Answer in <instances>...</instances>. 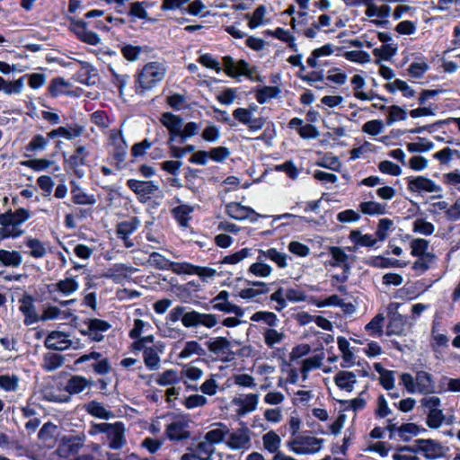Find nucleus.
I'll return each mask as SVG.
<instances>
[{
  "label": "nucleus",
  "instance_id": "f257e3e1",
  "mask_svg": "<svg viewBox=\"0 0 460 460\" xmlns=\"http://www.w3.org/2000/svg\"><path fill=\"white\" fill-rule=\"evenodd\" d=\"M84 132V127L79 123L68 124L66 127L60 126L54 128L47 133L46 136L36 134L34 135L29 143L25 146L26 156H31L38 153L43 152L49 140L57 137H63L66 140H72L79 137Z\"/></svg>",
  "mask_w": 460,
  "mask_h": 460
},
{
  "label": "nucleus",
  "instance_id": "f03ea898",
  "mask_svg": "<svg viewBox=\"0 0 460 460\" xmlns=\"http://www.w3.org/2000/svg\"><path fill=\"white\" fill-rule=\"evenodd\" d=\"M186 328L198 327L199 325L206 328H213L217 324V316L213 314L199 313L196 310L186 311L183 305H177L173 307L166 316L167 322H178Z\"/></svg>",
  "mask_w": 460,
  "mask_h": 460
},
{
  "label": "nucleus",
  "instance_id": "7ed1b4c3",
  "mask_svg": "<svg viewBox=\"0 0 460 460\" xmlns=\"http://www.w3.org/2000/svg\"><path fill=\"white\" fill-rule=\"evenodd\" d=\"M166 74V67L163 63L150 61L135 75V84L140 93H144L154 88L158 83L164 80Z\"/></svg>",
  "mask_w": 460,
  "mask_h": 460
},
{
  "label": "nucleus",
  "instance_id": "20e7f679",
  "mask_svg": "<svg viewBox=\"0 0 460 460\" xmlns=\"http://www.w3.org/2000/svg\"><path fill=\"white\" fill-rule=\"evenodd\" d=\"M74 366L76 370L88 373L93 370L95 374L100 376L108 375L111 370L110 359L102 357L101 352L91 351L88 354H84L77 358Z\"/></svg>",
  "mask_w": 460,
  "mask_h": 460
},
{
  "label": "nucleus",
  "instance_id": "39448f33",
  "mask_svg": "<svg viewBox=\"0 0 460 460\" xmlns=\"http://www.w3.org/2000/svg\"><path fill=\"white\" fill-rule=\"evenodd\" d=\"M159 120L168 131L166 144L178 143L183 145L187 139L190 138L182 130L183 119L180 115L166 111L161 114Z\"/></svg>",
  "mask_w": 460,
  "mask_h": 460
},
{
  "label": "nucleus",
  "instance_id": "423d86ee",
  "mask_svg": "<svg viewBox=\"0 0 460 460\" xmlns=\"http://www.w3.org/2000/svg\"><path fill=\"white\" fill-rule=\"evenodd\" d=\"M208 350L221 357L223 362H230L234 359L235 356H244V350L249 349L248 347L242 348L238 352L231 350V342L226 337H217L206 342Z\"/></svg>",
  "mask_w": 460,
  "mask_h": 460
},
{
  "label": "nucleus",
  "instance_id": "0eeeda50",
  "mask_svg": "<svg viewBox=\"0 0 460 460\" xmlns=\"http://www.w3.org/2000/svg\"><path fill=\"white\" fill-rule=\"evenodd\" d=\"M89 155L90 152L85 146L80 145L75 146L69 157L64 159L65 171L67 172H72L79 179L83 178L84 172L80 167L86 165Z\"/></svg>",
  "mask_w": 460,
  "mask_h": 460
},
{
  "label": "nucleus",
  "instance_id": "6e6552de",
  "mask_svg": "<svg viewBox=\"0 0 460 460\" xmlns=\"http://www.w3.org/2000/svg\"><path fill=\"white\" fill-rule=\"evenodd\" d=\"M224 65V72L232 78H237L243 75L247 78H252L257 71V66H251L245 59H239L237 62L231 56H225L222 58Z\"/></svg>",
  "mask_w": 460,
  "mask_h": 460
},
{
  "label": "nucleus",
  "instance_id": "1a4fd4ad",
  "mask_svg": "<svg viewBox=\"0 0 460 460\" xmlns=\"http://www.w3.org/2000/svg\"><path fill=\"white\" fill-rule=\"evenodd\" d=\"M323 438L310 436H299L290 440L288 446L296 455L314 454L321 450Z\"/></svg>",
  "mask_w": 460,
  "mask_h": 460
},
{
  "label": "nucleus",
  "instance_id": "9d476101",
  "mask_svg": "<svg viewBox=\"0 0 460 460\" xmlns=\"http://www.w3.org/2000/svg\"><path fill=\"white\" fill-rule=\"evenodd\" d=\"M67 19L70 22L69 31L76 36L78 40L92 46H96L101 42V38L97 33L88 31L87 22L73 16H68Z\"/></svg>",
  "mask_w": 460,
  "mask_h": 460
},
{
  "label": "nucleus",
  "instance_id": "9b49d317",
  "mask_svg": "<svg viewBox=\"0 0 460 460\" xmlns=\"http://www.w3.org/2000/svg\"><path fill=\"white\" fill-rule=\"evenodd\" d=\"M225 213L231 218L243 221L249 219L252 223H255L259 218L269 217L268 215L257 213L252 208L243 206L240 202L232 201L226 205Z\"/></svg>",
  "mask_w": 460,
  "mask_h": 460
},
{
  "label": "nucleus",
  "instance_id": "f8f14e48",
  "mask_svg": "<svg viewBox=\"0 0 460 460\" xmlns=\"http://www.w3.org/2000/svg\"><path fill=\"white\" fill-rule=\"evenodd\" d=\"M87 325V329L79 330L80 333L87 336L91 342H101L104 339L103 332H108L111 328V324L102 319L87 318L84 321Z\"/></svg>",
  "mask_w": 460,
  "mask_h": 460
},
{
  "label": "nucleus",
  "instance_id": "ddd939ff",
  "mask_svg": "<svg viewBox=\"0 0 460 460\" xmlns=\"http://www.w3.org/2000/svg\"><path fill=\"white\" fill-rule=\"evenodd\" d=\"M110 138L114 146L111 155V158L115 162L116 169L122 170L126 166L125 160L128 154V144L121 130H111Z\"/></svg>",
  "mask_w": 460,
  "mask_h": 460
},
{
  "label": "nucleus",
  "instance_id": "4468645a",
  "mask_svg": "<svg viewBox=\"0 0 460 460\" xmlns=\"http://www.w3.org/2000/svg\"><path fill=\"white\" fill-rule=\"evenodd\" d=\"M126 184L136 194L138 201L141 203L149 201L152 196L159 190L158 185L154 181L128 179Z\"/></svg>",
  "mask_w": 460,
  "mask_h": 460
},
{
  "label": "nucleus",
  "instance_id": "2eb2a0df",
  "mask_svg": "<svg viewBox=\"0 0 460 460\" xmlns=\"http://www.w3.org/2000/svg\"><path fill=\"white\" fill-rule=\"evenodd\" d=\"M407 182V189L410 192H440L442 190L439 185H437L434 181L422 175L409 176L405 178Z\"/></svg>",
  "mask_w": 460,
  "mask_h": 460
},
{
  "label": "nucleus",
  "instance_id": "dca6fc26",
  "mask_svg": "<svg viewBox=\"0 0 460 460\" xmlns=\"http://www.w3.org/2000/svg\"><path fill=\"white\" fill-rule=\"evenodd\" d=\"M189 420L181 417V420L172 421L166 425L165 436L170 441H183L190 438V431L188 430Z\"/></svg>",
  "mask_w": 460,
  "mask_h": 460
},
{
  "label": "nucleus",
  "instance_id": "f3484780",
  "mask_svg": "<svg viewBox=\"0 0 460 460\" xmlns=\"http://www.w3.org/2000/svg\"><path fill=\"white\" fill-rule=\"evenodd\" d=\"M34 301L33 296L28 293H24L19 298V310L24 316L23 323L25 326H30L39 322V314L36 312Z\"/></svg>",
  "mask_w": 460,
  "mask_h": 460
},
{
  "label": "nucleus",
  "instance_id": "a211bd4d",
  "mask_svg": "<svg viewBox=\"0 0 460 460\" xmlns=\"http://www.w3.org/2000/svg\"><path fill=\"white\" fill-rule=\"evenodd\" d=\"M84 445V438L80 436H64L57 448L61 457H68L79 452Z\"/></svg>",
  "mask_w": 460,
  "mask_h": 460
},
{
  "label": "nucleus",
  "instance_id": "6ab92c4d",
  "mask_svg": "<svg viewBox=\"0 0 460 460\" xmlns=\"http://www.w3.org/2000/svg\"><path fill=\"white\" fill-rule=\"evenodd\" d=\"M68 334L60 331L50 332L44 341L47 349L52 350H65L72 346V341L68 339Z\"/></svg>",
  "mask_w": 460,
  "mask_h": 460
},
{
  "label": "nucleus",
  "instance_id": "aec40b11",
  "mask_svg": "<svg viewBox=\"0 0 460 460\" xmlns=\"http://www.w3.org/2000/svg\"><path fill=\"white\" fill-rule=\"evenodd\" d=\"M106 435L109 439V447L112 450H119L127 443L125 438V425L122 421L112 423V427Z\"/></svg>",
  "mask_w": 460,
  "mask_h": 460
},
{
  "label": "nucleus",
  "instance_id": "412c9836",
  "mask_svg": "<svg viewBox=\"0 0 460 460\" xmlns=\"http://www.w3.org/2000/svg\"><path fill=\"white\" fill-rule=\"evenodd\" d=\"M415 380L417 384V390L420 394H436V386L433 376L425 371H416Z\"/></svg>",
  "mask_w": 460,
  "mask_h": 460
},
{
  "label": "nucleus",
  "instance_id": "4be33fe9",
  "mask_svg": "<svg viewBox=\"0 0 460 460\" xmlns=\"http://www.w3.org/2000/svg\"><path fill=\"white\" fill-rule=\"evenodd\" d=\"M420 443L424 444L422 456L428 460H435L443 457L447 449L445 448L440 442L432 438H425V441H420Z\"/></svg>",
  "mask_w": 460,
  "mask_h": 460
},
{
  "label": "nucleus",
  "instance_id": "5701e85b",
  "mask_svg": "<svg viewBox=\"0 0 460 460\" xmlns=\"http://www.w3.org/2000/svg\"><path fill=\"white\" fill-rule=\"evenodd\" d=\"M251 438L247 428L239 429L230 433L226 441V446L233 450H239L246 447L250 443Z\"/></svg>",
  "mask_w": 460,
  "mask_h": 460
},
{
  "label": "nucleus",
  "instance_id": "b1692460",
  "mask_svg": "<svg viewBox=\"0 0 460 460\" xmlns=\"http://www.w3.org/2000/svg\"><path fill=\"white\" fill-rule=\"evenodd\" d=\"M201 172V169L192 168L190 166L184 168L185 188L190 190L192 193L199 192L203 185V181H200L199 178V174Z\"/></svg>",
  "mask_w": 460,
  "mask_h": 460
},
{
  "label": "nucleus",
  "instance_id": "393cba45",
  "mask_svg": "<svg viewBox=\"0 0 460 460\" xmlns=\"http://www.w3.org/2000/svg\"><path fill=\"white\" fill-rule=\"evenodd\" d=\"M259 402V395L257 394H248L244 398H234L233 403L238 405L236 411L238 416H243L256 410Z\"/></svg>",
  "mask_w": 460,
  "mask_h": 460
},
{
  "label": "nucleus",
  "instance_id": "a878e982",
  "mask_svg": "<svg viewBox=\"0 0 460 460\" xmlns=\"http://www.w3.org/2000/svg\"><path fill=\"white\" fill-rule=\"evenodd\" d=\"M93 381L79 375L70 376L67 379L63 390L70 395L78 394L82 393L86 387L91 385Z\"/></svg>",
  "mask_w": 460,
  "mask_h": 460
},
{
  "label": "nucleus",
  "instance_id": "bb28decb",
  "mask_svg": "<svg viewBox=\"0 0 460 460\" xmlns=\"http://www.w3.org/2000/svg\"><path fill=\"white\" fill-rule=\"evenodd\" d=\"M71 186V200L75 205H94L96 199L93 194H87L84 190L76 183L75 181H70Z\"/></svg>",
  "mask_w": 460,
  "mask_h": 460
},
{
  "label": "nucleus",
  "instance_id": "cd10ccee",
  "mask_svg": "<svg viewBox=\"0 0 460 460\" xmlns=\"http://www.w3.org/2000/svg\"><path fill=\"white\" fill-rule=\"evenodd\" d=\"M335 385L341 390L352 392L357 383L356 375L351 371L341 370L333 377Z\"/></svg>",
  "mask_w": 460,
  "mask_h": 460
},
{
  "label": "nucleus",
  "instance_id": "c85d7f7f",
  "mask_svg": "<svg viewBox=\"0 0 460 460\" xmlns=\"http://www.w3.org/2000/svg\"><path fill=\"white\" fill-rule=\"evenodd\" d=\"M141 222L137 217H131L128 220L119 222L116 226L118 238L129 237L140 226Z\"/></svg>",
  "mask_w": 460,
  "mask_h": 460
},
{
  "label": "nucleus",
  "instance_id": "c756f323",
  "mask_svg": "<svg viewBox=\"0 0 460 460\" xmlns=\"http://www.w3.org/2000/svg\"><path fill=\"white\" fill-rule=\"evenodd\" d=\"M255 99L258 103L264 104L269 99L278 98L281 93V89L279 85L272 86H257L254 90Z\"/></svg>",
  "mask_w": 460,
  "mask_h": 460
},
{
  "label": "nucleus",
  "instance_id": "7c9ffc66",
  "mask_svg": "<svg viewBox=\"0 0 460 460\" xmlns=\"http://www.w3.org/2000/svg\"><path fill=\"white\" fill-rule=\"evenodd\" d=\"M192 211V207L188 204H181L172 209V215L180 226L187 227L189 226Z\"/></svg>",
  "mask_w": 460,
  "mask_h": 460
},
{
  "label": "nucleus",
  "instance_id": "2f4dec72",
  "mask_svg": "<svg viewBox=\"0 0 460 460\" xmlns=\"http://www.w3.org/2000/svg\"><path fill=\"white\" fill-rule=\"evenodd\" d=\"M404 331V321L398 313H389V323L386 326V335H402Z\"/></svg>",
  "mask_w": 460,
  "mask_h": 460
},
{
  "label": "nucleus",
  "instance_id": "473e14b6",
  "mask_svg": "<svg viewBox=\"0 0 460 460\" xmlns=\"http://www.w3.org/2000/svg\"><path fill=\"white\" fill-rule=\"evenodd\" d=\"M349 238L356 246L360 247H373L378 241L377 238H374L370 234H362L358 229L352 230L349 233Z\"/></svg>",
  "mask_w": 460,
  "mask_h": 460
},
{
  "label": "nucleus",
  "instance_id": "72a5a7b5",
  "mask_svg": "<svg viewBox=\"0 0 460 460\" xmlns=\"http://www.w3.org/2000/svg\"><path fill=\"white\" fill-rule=\"evenodd\" d=\"M22 262V257L18 251H7L0 249V263L4 267H19Z\"/></svg>",
  "mask_w": 460,
  "mask_h": 460
},
{
  "label": "nucleus",
  "instance_id": "f704fd0d",
  "mask_svg": "<svg viewBox=\"0 0 460 460\" xmlns=\"http://www.w3.org/2000/svg\"><path fill=\"white\" fill-rule=\"evenodd\" d=\"M84 409L91 416L102 420H109L113 417L112 411L106 410L104 406L97 401L89 402L84 405Z\"/></svg>",
  "mask_w": 460,
  "mask_h": 460
},
{
  "label": "nucleus",
  "instance_id": "c9c22d12",
  "mask_svg": "<svg viewBox=\"0 0 460 460\" xmlns=\"http://www.w3.org/2000/svg\"><path fill=\"white\" fill-rule=\"evenodd\" d=\"M359 211L367 216L386 214V205L376 201H363L358 206Z\"/></svg>",
  "mask_w": 460,
  "mask_h": 460
},
{
  "label": "nucleus",
  "instance_id": "e433bc0d",
  "mask_svg": "<svg viewBox=\"0 0 460 460\" xmlns=\"http://www.w3.org/2000/svg\"><path fill=\"white\" fill-rule=\"evenodd\" d=\"M65 361L61 354L48 352L43 356L42 368L47 372H51L60 367Z\"/></svg>",
  "mask_w": 460,
  "mask_h": 460
},
{
  "label": "nucleus",
  "instance_id": "4c0bfd02",
  "mask_svg": "<svg viewBox=\"0 0 460 460\" xmlns=\"http://www.w3.org/2000/svg\"><path fill=\"white\" fill-rule=\"evenodd\" d=\"M24 244L31 249L30 255L35 259L43 258L47 254L44 243L38 238L28 236L24 240Z\"/></svg>",
  "mask_w": 460,
  "mask_h": 460
},
{
  "label": "nucleus",
  "instance_id": "58836bf2",
  "mask_svg": "<svg viewBox=\"0 0 460 460\" xmlns=\"http://www.w3.org/2000/svg\"><path fill=\"white\" fill-rule=\"evenodd\" d=\"M143 359L149 370H157L160 367L161 359L158 351L154 347H147L144 349Z\"/></svg>",
  "mask_w": 460,
  "mask_h": 460
},
{
  "label": "nucleus",
  "instance_id": "ea45409f",
  "mask_svg": "<svg viewBox=\"0 0 460 460\" xmlns=\"http://www.w3.org/2000/svg\"><path fill=\"white\" fill-rule=\"evenodd\" d=\"M397 45L383 44L380 48L373 49V55L376 58V64L381 60L389 61L397 52Z\"/></svg>",
  "mask_w": 460,
  "mask_h": 460
},
{
  "label": "nucleus",
  "instance_id": "a19ab883",
  "mask_svg": "<svg viewBox=\"0 0 460 460\" xmlns=\"http://www.w3.org/2000/svg\"><path fill=\"white\" fill-rule=\"evenodd\" d=\"M263 447L264 448L271 453L276 454L277 452H280L279 450L281 443L280 437L273 430H270L263 435L262 437Z\"/></svg>",
  "mask_w": 460,
  "mask_h": 460
},
{
  "label": "nucleus",
  "instance_id": "79ce46f5",
  "mask_svg": "<svg viewBox=\"0 0 460 460\" xmlns=\"http://www.w3.org/2000/svg\"><path fill=\"white\" fill-rule=\"evenodd\" d=\"M217 425L223 429H214L205 434V440L209 445L220 444L224 441L226 435L229 432V429L224 423L219 422Z\"/></svg>",
  "mask_w": 460,
  "mask_h": 460
},
{
  "label": "nucleus",
  "instance_id": "37998d69",
  "mask_svg": "<svg viewBox=\"0 0 460 460\" xmlns=\"http://www.w3.org/2000/svg\"><path fill=\"white\" fill-rule=\"evenodd\" d=\"M435 260L436 255L432 252L417 256V260L413 262L411 269L419 274H423L430 268Z\"/></svg>",
  "mask_w": 460,
  "mask_h": 460
},
{
  "label": "nucleus",
  "instance_id": "c03bdc74",
  "mask_svg": "<svg viewBox=\"0 0 460 460\" xmlns=\"http://www.w3.org/2000/svg\"><path fill=\"white\" fill-rule=\"evenodd\" d=\"M52 286L54 287V290L58 291L65 296L71 295L79 288L78 282L74 278H66Z\"/></svg>",
  "mask_w": 460,
  "mask_h": 460
},
{
  "label": "nucleus",
  "instance_id": "a18cd8bd",
  "mask_svg": "<svg viewBox=\"0 0 460 460\" xmlns=\"http://www.w3.org/2000/svg\"><path fill=\"white\" fill-rule=\"evenodd\" d=\"M196 354L198 356H206V350L197 341H190L185 343L184 348L179 353V358H188L191 355Z\"/></svg>",
  "mask_w": 460,
  "mask_h": 460
},
{
  "label": "nucleus",
  "instance_id": "49530a36",
  "mask_svg": "<svg viewBox=\"0 0 460 460\" xmlns=\"http://www.w3.org/2000/svg\"><path fill=\"white\" fill-rule=\"evenodd\" d=\"M111 74V84L118 88L119 97L124 95V88L129 81V75L127 74L121 75L116 72V70L109 66L108 68Z\"/></svg>",
  "mask_w": 460,
  "mask_h": 460
},
{
  "label": "nucleus",
  "instance_id": "de8ad7c7",
  "mask_svg": "<svg viewBox=\"0 0 460 460\" xmlns=\"http://www.w3.org/2000/svg\"><path fill=\"white\" fill-rule=\"evenodd\" d=\"M390 13L391 7L389 5L384 4L377 6L374 4V2H369L365 11V14L369 18L378 16L379 18L385 20L387 17H389Z\"/></svg>",
  "mask_w": 460,
  "mask_h": 460
},
{
  "label": "nucleus",
  "instance_id": "09e8293b",
  "mask_svg": "<svg viewBox=\"0 0 460 460\" xmlns=\"http://www.w3.org/2000/svg\"><path fill=\"white\" fill-rule=\"evenodd\" d=\"M68 85L69 84L63 77H55L50 81L48 86V93L53 98H57L61 94H68V93L63 90V88Z\"/></svg>",
  "mask_w": 460,
  "mask_h": 460
},
{
  "label": "nucleus",
  "instance_id": "8fccbe9b",
  "mask_svg": "<svg viewBox=\"0 0 460 460\" xmlns=\"http://www.w3.org/2000/svg\"><path fill=\"white\" fill-rule=\"evenodd\" d=\"M181 377L178 372L174 369H166L163 373L159 374L155 382L158 385L166 386L179 383Z\"/></svg>",
  "mask_w": 460,
  "mask_h": 460
},
{
  "label": "nucleus",
  "instance_id": "3c124183",
  "mask_svg": "<svg viewBox=\"0 0 460 460\" xmlns=\"http://www.w3.org/2000/svg\"><path fill=\"white\" fill-rule=\"evenodd\" d=\"M252 255V249L251 248H243L234 253L226 255L222 258L220 261L221 264H237L245 258H248Z\"/></svg>",
  "mask_w": 460,
  "mask_h": 460
},
{
  "label": "nucleus",
  "instance_id": "603ef678",
  "mask_svg": "<svg viewBox=\"0 0 460 460\" xmlns=\"http://www.w3.org/2000/svg\"><path fill=\"white\" fill-rule=\"evenodd\" d=\"M445 419L442 410L431 409L427 415L426 424L429 429H437L443 424Z\"/></svg>",
  "mask_w": 460,
  "mask_h": 460
},
{
  "label": "nucleus",
  "instance_id": "864d4df0",
  "mask_svg": "<svg viewBox=\"0 0 460 460\" xmlns=\"http://www.w3.org/2000/svg\"><path fill=\"white\" fill-rule=\"evenodd\" d=\"M251 320L252 322H264L267 325L270 327H276L279 323V319L276 314L269 311H258L255 312L252 316Z\"/></svg>",
  "mask_w": 460,
  "mask_h": 460
},
{
  "label": "nucleus",
  "instance_id": "5fc2aeb1",
  "mask_svg": "<svg viewBox=\"0 0 460 460\" xmlns=\"http://www.w3.org/2000/svg\"><path fill=\"white\" fill-rule=\"evenodd\" d=\"M266 13V7L263 4H261L255 8V10L252 13V15L250 16L249 13L245 15L246 19H249L248 21V26L250 29L253 30L258 28L261 24L263 22V18Z\"/></svg>",
  "mask_w": 460,
  "mask_h": 460
},
{
  "label": "nucleus",
  "instance_id": "6e6d98bb",
  "mask_svg": "<svg viewBox=\"0 0 460 460\" xmlns=\"http://www.w3.org/2000/svg\"><path fill=\"white\" fill-rule=\"evenodd\" d=\"M420 142H411L407 144V150L410 153H425L434 148V143L424 138L418 137Z\"/></svg>",
  "mask_w": 460,
  "mask_h": 460
},
{
  "label": "nucleus",
  "instance_id": "4d7b16f0",
  "mask_svg": "<svg viewBox=\"0 0 460 460\" xmlns=\"http://www.w3.org/2000/svg\"><path fill=\"white\" fill-rule=\"evenodd\" d=\"M329 253L332 256V260L329 261V265L332 267H339L342 263L348 261V254L339 246H330Z\"/></svg>",
  "mask_w": 460,
  "mask_h": 460
},
{
  "label": "nucleus",
  "instance_id": "13d9d810",
  "mask_svg": "<svg viewBox=\"0 0 460 460\" xmlns=\"http://www.w3.org/2000/svg\"><path fill=\"white\" fill-rule=\"evenodd\" d=\"M261 254L274 261L279 268H286L287 263V255L279 252L276 248H270L266 252L260 251Z\"/></svg>",
  "mask_w": 460,
  "mask_h": 460
},
{
  "label": "nucleus",
  "instance_id": "bf43d9fd",
  "mask_svg": "<svg viewBox=\"0 0 460 460\" xmlns=\"http://www.w3.org/2000/svg\"><path fill=\"white\" fill-rule=\"evenodd\" d=\"M389 113L385 119L387 126H391L397 120H405L407 119V112L404 109L398 105H391L388 107Z\"/></svg>",
  "mask_w": 460,
  "mask_h": 460
},
{
  "label": "nucleus",
  "instance_id": "052dcab7",
  "mask_svg": "<svg viewBox=\"0 0 460 460\" xmlns=\"http://www.w3.org/2000/svg\"><path fill=\"white\" fill-rule=\"evenodd\" d=\"M212 308L225 314H234L237 319L244 314V310L242 307L232 303H216L212 305Z\"/></svg>",
  "mask_w": 460,
  "mask_h": 460
},
{
  "label": "nucleus",
  "instance_id": "680f3d73",
  "mask_svg": "<svg viewBox=\"0 0 460 460\" xmlns=\"http://www.w3.org/2000/svg\"><path fill=\"white\" fill-rule=\"evenodd\" d=\"M150 262L153 267L160 270H171L172 261L163 254L153 252L150 254Z\"/></svg>",
  "mask_w": 460,
  "mask_h": 460
},
{
  "label": "nucleus",
  "instance_id": "e2e57ef3",
  "mask_svg": "<svg viewBox=\"0 0 460 460\" xmlns=\"http://www.w3.org/2000/svg\"><path fill=\"white\" fill-rule=\"evenodd\" d=\"M53 164L46 158H35L21 162L22 166L28 167L35 172H41L48 169Z\"/></svg>",
  "mask_w": 460,
  "mask_h": 460
},
{
  "label": "nucleus",
  "instance_id": "0e129e2a",
  "mask_svg": "<svg viewBox=\"0 0 460 460\" xmlns=\"http://www.w3.org/2000/svg\"><path fill=\"white\" fill-rule=\"evenodd\" d=\"M19 386L18 376L6 374L0 376V388L5 392H14Z\"/></svg>",
  "mask_w": 460,
  "mask_h": 460
},
{
  "label": "nucleus",
  "instance_id": "69168bd1",
  "mask_svg": "<svg viewBox=\"0 0 460 460\" xmlns=\"http://www.w3.org/2000/svg\"><path fill=\"white\" fill-rule=\"evenodd\" d=\"M120 52L126 60L134 62L138 59L139 55L142 53V47L124 44L120 47Z\"/></svg>",
  "mask_w": 460,
  "mask_h": 460
},
{
  "label": "nucleus",
  "instance_id": "338daca9",
  "mask_svg": "<svg viewBox=\"0 0 460 460\" xmlns=\"http://www.w3.org/2000/svg\"><path fill=\"white\" fill-rule=\"evenodd\" d=\"M262 334L265 344L270 349L273 348L276 343L282 341L285 337L283 332H279L274 328L266 329Z\"/></svg>",
  "mask_w": 460,
  "mask_h": 460
},
{
  "label": "nucleus",
  "instance_id": "774afa93",
  "mask_svg": "<svg viewBox=\"0 0 460 460\" xmlns=\"http://www.w3.org/2000/svg\"><path fill=\"white\" fill-rule=\"evenodd\" d=\"M412 231L428 236L434 233L435 226L424 218H417L412 224Z\"/></svg>",
  "mask_w": 460,
  "mask_h": 460
}]
</instances>
